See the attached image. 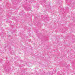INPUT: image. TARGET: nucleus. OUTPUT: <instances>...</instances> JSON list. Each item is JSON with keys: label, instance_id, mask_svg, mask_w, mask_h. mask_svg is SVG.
Instances as JSON below:
<instances>
[{"label": "nucleus", "instance_id": "nucleus-2", "mask_svg": "<svg viewBox=\"0 0 75 75\" xmlns=\"http://www.w3.org/2000/svg\"><path fill=\"white\" fill-rule=\"evenodd\" d=\"M42 6H44V5H43V3H42Z\"/></svg>", "mask_w": 75, "mask_h": 75}, {"label": "nucleus", "instance_id": "nucleus-1", "mask_svg": "<svg viewBox=\"0 0 75 75\" xmlns=\"http://www.w3.org/2000/svg\"><path fill=\"white\" fill-rule=\"evenodd\" d=\"M43 2H44L45 3V0H44L43 1Z\"/></svg>", "mask_w": 75, "mask_h": 75}]
</instances>
